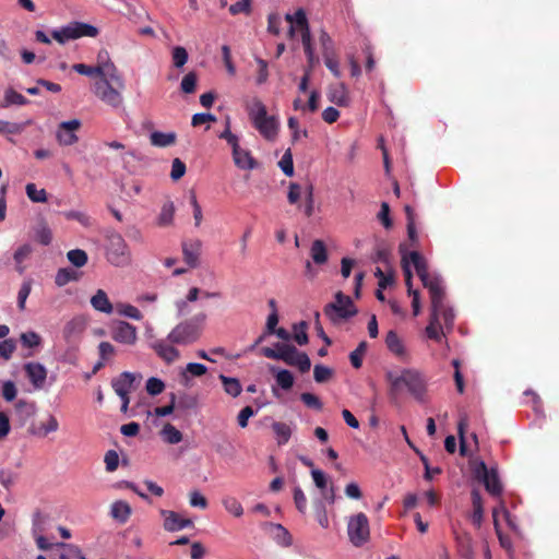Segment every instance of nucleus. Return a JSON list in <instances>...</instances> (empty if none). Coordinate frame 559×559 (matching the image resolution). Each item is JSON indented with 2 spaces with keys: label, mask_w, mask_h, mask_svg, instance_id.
Returning <instances> with one entry per match:
<instances>
[{
  "label": "nucleus",
  "mask_w": 559,
  "mask_h": 559,
  "mask_svg": "<svg viewBox=\"0 0 559 559\" xmlns=\"http://www.w3.org/2000/svg\"><path fill=\"white\" fill-rule=\"evenodd\" d=\"M421 282L428 289L431 300L429 324L426 326L425 333L429 340L441 343L445 336L443 326L448 331L452 330L455 316L453 310L444 302L445 294L440 278L429 275L423 278Z\"/></svg>",
  "instance_id": "obj_1"
},
{
  "label": "nucleus",
  "mask_w": 559,
  "mask_h": 559,
  "mask_svg": "<svg viewBox=\"0 0 559 559\" xmlns=\"http://www.w3.org/2000/svg\"><path fill=\"white\" fill-rule=\"evenodd\" d=\"M385 380L389 383V395L397 400L404 389L417 401L423 402L427 392V379L417 369L404 368L400 373L394 371L385 372Z\"/></svg>",
  "instance_id": "obj_2"
},
{
  "label": "nucleus",
  "mask_w": 559,
  "mask_h": 559,
  "mask_svg": "<svg viewBox=\"0 0 559 559\" xmlns=\"http://www.w3.org/2000/svg\"><path fill=\"white\" fill-rule=\"evenodd\" d=\"M334 299L323 308L324 316L332 323L337 324L357 314L358 310L349 296L337 292Z\"/></svg>",
  "instance_id": "obj_3"
},
{
  "label": "nucleus",
  "mask_w": 559,
  "mask_h": 559,
  "mask_svg": "<svg viewBox=\"0 0 559 559\" xmlns=\"http://www.w3.org/2000/svg\"><path fill=\"white\" fill-rule=\"evenodd\" d=\"M92 90L99 100L114 109L120 108L123 104L122 91L124 88H120L116 85L109 76L97 80L93 84Z\"/></svg>",
  "instance_id": "obj_4"
},
{
  "label": "nucleus",
  "mask_w": 559,
  "mask_h": 559,
  "mask_svg": "<svg viewBox=\"0 0 559 559\" xmlns=\"http://www.w3.org/2000/svg\"><path fill=\"white\" fill-rule=\"evenodd\" d=\"M97 35V27L83 22H71L68 25L62 26L60 29H55L51 33L52 38L61 45L81 37H96Z\"/></svg>",
  "instance_id": "obj_5"
},
{
  "label": "nucleus",
  "mask_w": 559,
  "mask_h": 559,
  "mask_svg": "<svg viewBox=\"0 0 559 559\" xmlns=\"http://www.w3.org/2000/svg\"><path fill=\"white\" fill-rule=\"evenodd\" d=\"M473 475L478 481L484 484L489 495L492 497L501 496L503 487L496 468H488L484 461H479L473 467Z\"/></svg>",
  "instance_id": "obj_6"
},
{
  "label": "nucleus",
  "mask_w": 559,
  "mask_h": 559,
  "mask_svg": "<svg viewBox=\"0 0 559 559\" xmlns=\"http://www.w3.org/2000/svg\"><path fill=\"white\" fill-rule=\"evenodd\" d=\"M106 258L115 266H124L130 262V251L121 235L112 233L108 236Z\"/></svg>",
  "instance_id": "obj_7"
},
{
  "label": "nucleus",
  "mask_w": 559,
  "mask_h": 559,
  "mask_svg": "<svg viewBox=\"0 0 559 559\" xmlns=\"http://www.w3.org/2000/svg\"><path fill=\"white\" fill-rule=\"evenodd\" d=\"M285 19L290 23V27L288 29L289 37H293L295 32L299 31L304 50H312V37L305 10L298 9L294 14H286Z\"/></svg>",
  "instance_id": "obj_8"
},
{
  "label": "nucleus",
  "mask_w": 559,
  "mask_h": 559,
  "mask_svg": "<svg viewBox=\"0 0 559 559\" xmlns=\"http://www.w3.org/2000/svg\"><path fill=\"white\" fill-rule=\"evenodd\" d=\"M201 335V328L193 320H186L177 324L168 334L171 344L188 345L195 342Z\"/></svg>",
  "instance_id": "obj_9"
},
{
  "label": "nucleus",
  "mask_w": 559,
  "mask_h": 559,
  "mask_svg": "<svg viewBox=\"0 0 559 559\" xmlns=\"http://www.w3.org/2000/svg\"><path fill=\"white\" fill-rule=\"evenodd\" d=\"M347 534L349 540L356 547L366 544L370 536L369 520L362 512L352 516L347 523Z\"/></svg>",
  "instance_id": "obj_10"
},
{
  "label": "nucleus",
  "mask_w": 559,
  "mask_h": 559,
  "mask_svg": "<svg viewBox=\"0 0 559 559\" xmlns=\"http://www.w3.org/2000/svg\"><path fill=\"white\" fill-rule=\"evenodd\" d=\"M81 126L82 123L79 119H72L59 123L56 132L57 142L62 146L75 144L79 141V136L75 132L81 128Z\"/></svg>",
  "instance_id": "obj_11"
},
{
  "label": "nucleus",
  "mask_w": 559,
  "mask_h": 559,
  "mask_svg": "<svg viewBox=\"0 0 559 559\" xmlns=\"http://www.w3.org/2000/svg\"><path fill=\"white\" fill-rule=\"evenodd\" d=\"M96 66L103 68L102 71L104 75L109 76L110 80L120 88L126 87L122 75L116 64L110 60L109 53L106 49H100L98 51Z\"/></svg>",
  "instance_id": "obj_12"
},
{
  "label": "nucleus",
  "mask_w": 559,
  "mask_h": 559,
  "mask_svg": "<svg viewBox=\"0 0 559 559\" xmlns=\"http://www.w3.org/2000/svg\"><path fill=\"white\" fill-rule=\"evenodd\" d=\"M110 335L114 341L124 345H134L138 340L136 328L126 321H118L112 325Z\"/></svg>",
  "instance_id": "obj_13"
},
{
  "label": "nucleus",
  "mask_w": 559,
  "mask_h": 559,
  "mask_svg": "<svg viewBox=\"0 0 559 559\" xmlns=\"http://www.w3.org/2000/svg\"><path fill=\"white\" fill-rule=\"evenodd\" d=\"M23 369L29 382L36 390H40L45 386L47 369L44 365L37 361H29L23 366Z\"/></svg>",
  "instance_id": "obj_14"
},
{
  "label": "nucleus",
  "mask_w": 559,
  "mask_h": 559,
  "mask_svg": "<svg viewBox=\"0 0 559 559\" xmlns=\"http://www.w3.org/2000/svg\"><path fill=\"white\" fill-rule=\"evenodd\" d=\"M454 539L456 551L460 557L463 559H474L475 550H474V540L472 535L465 531H456L454 530Z\"/></svg>",
  "instance_id": "obj_15"
},
{
  "label": "nucleus",
  "mask_w": 559,
  "mask_h": 559,
  "mask_svg": "<svg viewBox=\"0 0 559 559\" xmlns=\"http://www.w3.org/2000/svg\"><path fill=\"white\" fill-rule=\"evenodd\" d=\"M252 124L259 133L269 141H273L277 135L278 122L274 116L266 114L263 118L253 121Z\"/></svg>",
  "instance_id": "obj_16"
},
{
  "label": "nucleus",
  "mask_w": 559,
  "mask_h": 559,
  "mask_svg": "<svg viewBox=\"0 0 559 559\" xmlns=\"http://www.w3.org/2000/svg\"><path fill=\"white\" fill-rule=\"evenodd\" d=\"M160 515L164 518V528L168 532H177L193 526L190 519H183L175 511L162 510Z\"/></svg>",
  "instance_id": "obj_17"
},
{
  "label": "nucleus",
  "mask_w": 559,
  "mask_h": 559,
  "mask_svg": "<svg viewBox=\"0 0 559 559\" xmlns=\"http://www.w3.org/2000/svg\"><path fill=\"white\" fill-rule=\"evenodd\" d=\"M201 248L202 241L199 239H192L182 242L183 260L190 267L198 266Z\"/></svg>",
  "instance_id": "obj_18"
},
{
  "label": "nucleus",
  "mask_w": 559,
  "mask_h": 559,
  "mask_svg": "<svg viewBox=\"0 0 559 559\" xmlns=\"http://www.w3.org/2000/svg\"><path fill=\"white\" fill-rule=\"evenodd\" d=\"M385 345L388 349L397 358L404 361L408 360L409 356L404 342L395 331L391 330L386 333Z\"/></svg>",
  "instance_id": "obj_19"
},
{
  "label": "nucleus",
  "mask_w": 559,
  "mask_h": 559,
  "mask_svg": "<svg viewBox=\"0 0 559 559\" xmlns=\"http://www.w3.org/2000/svg\"><path fill=\"white\" fill-rule=\"evenodd\" d=\"M328 98L331 103L340 107H346L350 102L348 90L344 83L330 85L328 91Z\"/></svg>",
  "instance_id": "obj_20"
},
{
  "label": "nucleus",
  "mask_w": 559,
  "mask_h": 559,
  "mask_svg": "<svg viewBox=\"0 0 559 559\" xmlns=\"http://www.w3.org/2000/svg\"><path fill=\"white\" fill-rule=\"evenodd\" d=\"M233 159L239 169L252 170L258 167L257 159L251 155L250 151L241 148L240 145L233 150Z\"/></svg>",
  "instance_id": "obj_21"
},
{
  "label": "nucleus",
  "mask_w": 559,
  "mask_h": 559,
  "mask_svg": "<svg viewBox=\"0 0 559 559\" xmlns=\"http://www.w3.org/2000/svg\"><path fill=\"white\" fill-rule=\"evenodd\" d=\"M86 328V320L82 317H75L68 321L63 328L62 334L67 342L78 338Z\"/></svg>",
  "instance_id": "obj_22"
},
{
  "label": "nucleus",
  "mask_w": 559,
  "mask_h": 559,
  "mask_svg": "<svg viewBox=\"0 0 559 559\" xmlns=\"http://www.w3.org/2000/svg\"><path fill=\"white\" fill-rule=\"evenodd\" d=\"M134 380L135 377L133 373L124 371L111 381V385L119 397H124L133 388Z\"/></svg>",
  "instance_id": "obj_23"
},
{
  "label": "nucleus",
  "mask_w": 559,
  "mask_h": 559,
  "mask_svg": "<svg viewBox=\"0 0 559 559\" xmlns=\"http://www.w3.org/2000/svg\"><path fill=\"white\" fill-rule=\"evenodd\" d=\"M152 348L167 364H171L179 358V350L168 344L165 340L155 341L152 344Z\"/></svg>",
  "instance_id": "obj_24"
},
{
  "label": "nucleus",
  "mask_w": 559,
  "mask_h": 559,
  "mask_svg": "<svg viewBox=\"0 0 559 559\" xmlns=\"http://www.w3.org/2000/svg\"><path fill=\"white\" fill-rule=\"evenodd\" d=\"M502 512L504 519L507 520L508 524L509 525H512V522H511V519H510V512L507 510L506 508V504L502 500H500L499 502V506L493 508L492 510V518H493V526H495V530H496V533L498 535V538H499V542L501 544V546L503 548H509L510 547V540L502 536L501 532H500V527H499V522H498V514L499 512Z\"/></svg>",
  "instance_id": "obj_25"
},
{
  "label": "nucleus",
  "mask_w": 559,
  "mask_h": 559,
  "mask_svg": "<svg viewBox=\"0 0 559 559\" xmlns=\"http://www.w3.org/2000/svg\"><path fill=\"white\" fill-rule=\"evenodd\" d=\"M132 513L131 506L123 500L115 501L110 507V516L117 522L124 524Z\"/></svg>",
  "instance_id": "obj_26"
},
{
  "label": "nucleus",
  "mask_w": 559,
  "mask_h": 559,
  "mask_svg": "<svg viewBox=\"0 0 559 559\" xmlns=\"http://www.w3.org/2000/svg\"><path fill=\"white\" fill-rule=\"evenodd\" d=\"M295 353V346L289 344H277L276 349L270 348V347H263L262 354L266 358L271 359H277L282 361H288L289 356L288 354Z\"/></svg>",
  "instance_id": "obj_27"
},
{
  "label": "nucleus",
  "mask_w": 559,
  "mask_h": 559,
  "mask_svg": "<svg viewBox=\"0 0 559 559\" xmlns=\"http://www.w3.org/2000/svg\"><path fill=\"white\" fill-rule=\"evenodd\" d=\"M91 305L92 307L99 312L110 314L114 311V306L110 302L107 294L103 289H97L95 295L91 298Z\"/></svg>",
  "instance_id": "obj_28"
},
{
  "label": "nucleus",
  "mask_w": 559,
  "mask_h": 559,
  "mask_svg": "<svg viewBox=\"0 0 559 559\" xmlns=\"http://www.w3.org/2000/svg\"><path fill=\"white\" fill-rule=\"evenodd\" d=\"M14 408L15 416L19 418L22 425L32 418L36 413L35 402H27L24 400H19Z\"/></svg>",
  "instance_id": "obj_29"
},
{
  "label": "nucleus",
  "mask_w": 559,
  "mask_h": 559,
  "mask_svg": "<svg viewBox=\"0 0 559 559\" xmlns=\"http://www.w3.org/2000/svg\"><path fill=\"white\" fill-rule=\"evenodd\" d=\"M288 356V361H284L288 366L297 367L300 372H307L310 370L311 361L306 353L299 352L295 347V353L289 352Z\"/></svg>",
  "instance_id": "obj_30"
},
{
  "label": "nucleus",
  "mask_w": 559,
  "mask_h": 559,
  "mask_svg": "<svg viewBox=\"0 0 559 559\" xmlns=\"http://www.w3.org/2000/svg\"><path fill=\"white\" fill-rule=\"evenodd\" d=\"M177 134L175 132L154 131L150 135V143L155 147H168L176 143Z\"/></svg>",
  "instance_id": "obj_31"
},
{
  "label": "nucleus",
  "mask_w": 559,
  "mask_h": 559,
  "mask_svg": "<svg viewBox=\"0 0 559 559\" xmlns=\"http://www.w3.org/2000/svg\"><path fill=\"white\" fill-rule=\"evenodd\" d=\"M246 110L251 122L263 118L267 114L266 106L258 97H253L246 103Z\"/></svg>",
  "instance_id": "obj_32"
},
{
  "label": "nucleus",
  "mask_w": 559,
  "mask_h": 559,
  "mask_svg": "<svg viewBox=\"0 0 559 559\" xmlns=\"http://www.w3.org/2000/svg\"><path fill=\"white\" fill-rule=\"evenodd\" d=\"M34 238L36 241H38L40 245L48 246L50 245L52 240V233L49 228L47 222L41 218L37 223V225L34 227Z\"/></svg>",
  "instance_id": "obj_33"
},
{
  "label": "nucleus",
  "mask_w": 559,
  "mask_h": 559,
  "mask_svg": "<svg viewBox=\"0 0 559 559\" xmlns=\"http://www.w3.org/2000/svg\"><path fill=\"white\" fill-rule=\"evenodd\" d=\"M28 104V99L13 88L9 87L4 91L3 99L0 102L1 108H8L12 105L24 106Z\"/></svg>",
  "instance_id": "obj_34"
},
{
  "label": "nucleus",
  "mask_w": 559,
  "mask_h": 559,
  "mask_svg": "<svg viewBox=\"0 0 559 559\" xmlns=\"http://www.w3.org/2000/svg\"><path fill=\"white\" fill-rule=\"evenodd\" d=\"M310 257L312 261L318 265L324 264L328 261L329 255L326 246L322 240L316 239L312 242L310 248Z\"/></svg>",
  "instance_id": "obj_35"
},
{
  "label": "nucleus",
  "mask_w": 559,
  "mask_h": 559,
  "mask_svg": "<svg viewBox=\"0 0 559 559\" xmlns=\"http://www.w3.org/2000/svg\"><path fill=\"white\" fill-rule=\"evenodd\" d=\"M406 255L408 258L409 263H413L420 281L430 275L428 272V266H427L426 260L423 258V255L419 252L412 251Z\"/></svg>",
  "instance_id": "obj_36"
},
{
  "label": "nucleus",
  "mask_w": 559,
  "mask_h": 559,
  "mask_svg": "<svg viewBox=\"0 0 559 559\" xmlns=\"http://www.w3.org/2000/svg\"><path fill=\"white\" fill-rule=\"evenodd\" d=\"M271 372L274 374L276 383L283 390H290L294 385V376L289 370L286 369H275L272 367Z\"/></svg>",
  "instance_id": "obj_37"
},
{
  "label": "nucleus",
  "mask_w": 559,
  "mask_h": 559,
  "mask_svg": "<svg viewBox=\"0 0 559 559\" xmlns=\"http://www.w3.org/2000/svg\"><path fill=\"white\" fill-rule=\"evenodd\" d=\"M32 123L33 121L31 119L24 122H10L0 120V134H21L25 128Z\"/></svg>",
  "instance_id": "obj_38"
},
{
  "label": "nucleus",
  "mask_w": 559,
  "mask_h": 559,
  "mask_svg": "<svg viewBox=\"0 0 559 559\" xmlns=\"http://www.w3.org/2000/svg\"><path fill=\"white\" fill-rule=\"evenodd\" d=\"M59 428V423L53 415H49L46 423H41L40 426L36 428L29 429L32 435H36L39 437H46L47 435L57 431Z\"/></svg>",
  "instance_id": "obj_39"
},
{
  "label": "nucleus",
  "mask_w": 559,
  "mask_h": 559,
  "mask_svg": "<svg viewBox=\"0 0 559 559\" xmlns=\"http://www.w3.org/2000/svg\"><path fill=\"white\" fill-rule=\"evenodd\" d=\"M175 205L173 201H167L163 204L160 213L157 217V225L160 227L170 226L174 221Z\"/></svg>",
  "instance_id": "obj_40"
},
{
  "label": "nucleus",
  "mask_w": 559,
  "mask_h": 559,
  "mask_svg": "<svg viewBox=\"0 0 559 559\" xmlns=\"http://www.w3.org/2000/svg\"><path fill=\"white\" fill-rule=\"evenodd\" d=\"M219 380L223 383L224 391L228 395H230L233 397H237L238 395H240V393L242 391V386H241L240 381L237 378H231V377L221 374Z\"/></svg>",
  "instance_id": "obj_41"
},
{
  "label": "nucleus",
  "mask_w": 559,
  "mask_h": 559,
  "mask_svg": "<svg viewBox=\"0 0 559 559\" xmlns=\"http://www.w3.org/2000/svg\"><path fill=\"white\" fill-rule=\"evenodd\" d=\"M78 280H79V273L75 270L70 269V267H64V269L58 270L56 277H55V283L57 286L62 287V286L67 285L68 283L78 281Z\"/></svg>",
  "instance_id": "obj_42"
},
{
  "label": "nucleus",
  "mask_w": 559,
  "mask_h": 559,
  "mask_svg": "<svg viewBox=\"0 0 559 559\" xmlns=\"http://www.w3.org/2000/svg\"><path fill=\"white\" fill-rule=\"evenodd\" d=\"M72 69L82 75H86L90 78H98V80H102L105 75L102 71L103 68L97 66H87L84 63H75L72 66Z\"/></svg>",
  "instance_id": "obj_43"
},
{
  "label": "nucleus",
  "mask_w": 559,
  "mask_h": 559,
  "mask_svg": "<svg viewBox=\"0 0 559 559\" xmlns=\"http://www.w3.org/2000/svg\"><path fill=\"white\" fill-rule=\"evenodd\" d=\"M160 435L164 441L169 444H177L182 440V433L171 424H166Z\"/></svg>",
  "instance_id": "obj_44"
},
{
  "label": "nucleus",
  "mask_w": 559,
  "mask_h": 559,
  "mask_svg": "<svg viewBox=\"0 0 559 559\" xmlns=\"http://www.w3.org/2000/svg\"><path fill=\"white\" fill-rule=\"evenodd\" d=\"M272 429L274 433L277 436L278 444H285L288 442L292 436V429L287 424L282 421H275L272 424Z\"/></svg>",
  "instance_id": "obj_45"
},
{
  "label": "nucleus",
  "mask_w": 559,
  "mask_h": 559,
  "mask_svg": "<svg viewBox=\"0 0 559 559\" xmlns=\"http://www.w3.org/2000/svg\"><path fill=\"white\" fill-rule=\"evenodd\" d=\"M222 503L225 510L234 516L240 518L243 514V508L235 497L227 496L222 500Z\"/></svg>",
  "instance_id": "obj_46"
},
{
  "label": "nucleus",
  "mask_w": 559,
  "mask_h": 559,
  "mask_svg": "<svg viewBox=\"0 0 559 559\" xmlns=\"http://www.w3.org/2000/svg\"><path fill=\"white\" fill-rule=\"evenodd\" d=\"M116 311L120 316H124V317H128V318L136 320V321H140L143 318L141 311L136 307L129 305V304H122V302L117 304Z\"/></svg>",
  "instance_id": "obj_47"
},
{
  "label": "nucleus",
  "mask_w": 559,
  "mask_h": 559,
  "mask_svg": "<svg viewBox=\"0 0 559 559\" xmlns=\"http://www.w3.org/2000/svg\"><path fill=\"white\" fill-rule=\"evenodd\" d=\"M31 253L32 247L29 245H23L14 252L13 258L16 263V271L20 274H22L25 270L22 263L31 255Z\"/></svg>",
  "instance_id": "obj_48"
},
{
  "label": "nucleus",
  "mask_w": 559,
  "mask_h": 559,
  "mask_svg": "<svg viewBox=\"0 0 559 559\" xmlns=\"http://www.w3.org/2000/svg\"><path fill=\"white\" fill-rule=\"evenodd\" d=\"M67 258L75 267L84 266L88 260L87 253L82 249L70 250Z\"/></svg>",
  "instance_id": "obj_49"
},
{
  "label": "nucleus",
  "mask_w": 559,
  "mask_h": 559,
  "mask_svg": "<svg viewBox=\"0 0 559 559\" xmlns=\"http://www.w3.org/2000/svg\"><path fill=\"white\" fill-rule=\"evenodd\" d=\"M22 345L26 348L38 347L41 344V337L34 331L24 332L20 335Z\"/></svg>",
  "instance_id": "obj_50"
},
{
  "label": "nucleus",
  "mask_w": 559,
  "mask_h": 559,
  "mask_svg": "<svg viewBox=\"0 0 559 559\" xmlns=\"http://www.w3.org/2000/svg\"><path fill=\"white\" fill-rule=\"evenodd\" d=\"M197 82H198V76H197L195 72L187 73L182 78L181 83H180L181 92L185 93V94H192V93H194L195 88H197Z\"/></svg>",
  "instance_id": "obj_51"
},
{
  "label": "nucleus",
  "mask_w": 559,
  "mask_h": 559,
  "mask_svg": "<svg viewBox=\"0 0 559 559\" xmlns=\"http://www.w3.org/2000/svg\"><path fill=\"white\" fill-rule=\"evenodd\" d=\"M25 191L29 200L33 202H46L47 201V192L45 189H37L35 183H27L25 187Z\"/></svg>",
  "instance_id": "obj_52"
},
{
  "label": "nucleus",
  "mask_w": 559,
  "mask_h": 559,
  "mask_svg": "<svg viewBox=\"0 0 559 559\" xmlns=\"http://www.w3.org/2000/svg\"><path fill=\"white\" fill-rule=\"evenodd\" d=\"M16 349V342L13 338H5L0 342V357L8 361Z\"/></svg>",
  "instance_id": "obj_53"
},
{
  "label": "nucleus",
  "mask_w": 559,
  "mask_h": 559,
  "mask_svg": "<svg viewBox=\"0 0 559 559\" xmlns=\"http://www.w3.org/2000/svg\"><path fill=\"white\" fill-rule=\"evenodd\" d=\"M62 215L67 219H72V221L79 222L84 227L92 226V218L87 214H85L84 212H80V211H66V212L62 213Z\"/></svg>",
  "instance_id": "obj_54"
},
{
  "label": "nucleus",
  "mask_w": 559,
  "mask_h": 559,
  "mask_svg": "<svg viewBox=\"0 0 559 559\" xmlns=\"http://www.w3.org/2000/svg\"><path fill=\"white\" fill-rule=\"evenodd\" d=\"M333 376V369L323 366V365H316L313 368V378L316 382L318 383H324L329 381Z\"/></svg>",
  "instance_id": "obj_55"
},
{
  "label": "nucleus",
  "mask_w": 559,
  "mask_h": 559,
  "mask_svg": "<svg viewBox=\"0 0 559 559\" xmlns=\"http://www.w3.org/2000/svg\"><path fill=\"white\" fill-rule=\"evenodd\" d=\"M173 63L176 68H182L188 61V52L185 47L176 46L171 52Z\"/></svg>",
  "instance_id": "obj_56"
},
{
  "label": "nucleus",
  "mask_w": 559,
  "mask_h": 559,
  "mask_svg": "<svg viewBox=\"0 0 559 559\" xmlns=\"http://www.w3.org/2000/svg\"><path fill=\"white\" fill-rule=\"evenodd\" d=\"M467 425L468 424H467L466 416L462 417L457 424V435L460 438V454L462 456L467 455V447H466V441H465V436H464Z\"/></svg>",
  "instance_id": "obj_57"
},
{
  "label": "nucleus",
  "mask_w": 559,
  "mask_h": 559,
  "mask_svg": "<svg viewBox=\"0 0 559 559\" xmlns=\"http://www.w3.org/2000/svg\"><path fill=\"white\" fill-rule=\"evenodd\" d=\"M32 290V281L26 280L22 283L17 294V307L20 310L25 309V302Z\"/></svg>",
  "instance_id": "obj_58"
},
{
  "label": "nucleus",
  "mask_w": 559,
  "mask_h": 559,
  "mask_svg": "<svg viewBox=\"0 0 559 559\" xmlns=\"http://www.w3.org/2000/svg\"><path fill=\"white\" fill-rule=\"evenodd\" d=\"M300 400L309 408H312L316 411H321L323 408V404H322L321 400L313 393H309V392L301 393Z\"/></svg>",
  "instance_id": "obj_59"
},
{
  "label": "nucleus",
  "mask_w": 559,
  "mask_h": 559,
  "mask_svg": "<svg viewBox=\"0 0 559 559\" xmlns=\"http://www.w3.org/2000/svg\"><path fill=\"white\" fill-rule=\"evenodd\" d=\"M278 166L283 170V173L292 177L294 175V163H293V156L290 153V150H287L284 155L282 156Z\"/></svg>",
  "instance_id": "obj_60"
},
{
  "label": "nucleus",
  "mask_w": 559,
  "mask_h": 559,
  "mask_svg": "<svg viewBox=\"0 0 559 559\" xmlns=\"http://www.w3.org/2000/svg\"><path fill=\"white\" fill-rule=\"evenodd\" d=\"M145 388L150 395L155 396V395L160 394L164 391L165 383L158 378L151 377L146 381Z\"/></svg>",
  "instance_id": "obj_61"
},
{
  "label": "nucleus",
  "mask_w": 559,
  "mask_h": 559,
  "mask_svg": "<svg viewBox=\"0 0 559 559\" xmlns=\"http://www.w3.org/2000/svg\"><path fill=\"white\" fill-rule=\"evenodd\" d=\"M198 405L197 397L189 395V394H182L178 399L176 397V407L179 409H192L195 408Z\"/></svg>",
  "instance_id": "obj_62"
},
{
  "label": "nucleus",
  "mask_w": 559,
  "mask_h": 559,
  "mask_svg": "<svg viewBox=\"0 0 559 559\" xmlns=\"http://www.w3.org/2000/svg\"><path fill=\"white\" fill-rule=\"evenodd\" d=\"M324 63L326 68L336 76H341L340 63L334 52L323 55Z\"/></svg>",
  "instance_id": "obj_63"
},
{
  "label": "nucleus",
  "mask_w": 559,
  "mask_h": 559,
  "mask_svg": "<svg viewBox=\"0 0 559 559\" xmlns=\"http://www.w3.org/2000/svg\"><path fill=\"white\" fill-rule=\"evenodd\" d=\"M186 164L180 158H175L171 164L170 178L174 181L179 180L186 174Z\"/></svg>",
  "instance_id": "obj_64"
}]
</instances>
